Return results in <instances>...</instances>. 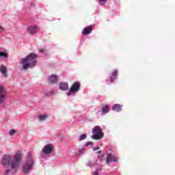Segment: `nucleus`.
<instances>
[{
    "label": "nucleus",
    "instance_id": "nucleus-1",
    "mask_svg": "<svg viewBox=\"0 0 175 175\" xmlns=\"http://www.w3.org/2000/svg\"><path fill=\"white\" fill-rule=\"evenodd\" d=\"M21 162V151L18 150L15 154L12 157L10 154H5L1 158V163L5 167V175H12L17 172L20 167Z\"/></svg>",
    "mask_w": 175,
    "mask_h": 175
},
{
    "label": "nucleus",
    "instance_id": "nucleus-2",
    "mask_svg": "<svg viewBox=\"0 0 175 175\" xmlns=\"http://www.w3.org/2000/svg\"><path fill=\"white\" fill-rule=\"evenodd\" d=\"M36 55L35 53H30L25 59L23 58L21 60V64L23 66V69H28V68H33L36 65Z\"/></svg>",
    "mask_w": 175,
    "mask_h": 175
},
{
    "label": "nucleus",
    "instance_id": "nucleus-3",
    "mask_svg": "<svg viewBox=\"0 0 175 175\" xmlns=\"http://www.w3.org/2000/svg\"><path fill=\"white\" fill-rule=\"evenodd\" d=\"M27 160L23 166V172L25 174H28L33 169V156L31 152H29L26 156Z\"/></svg>",
    "mask_w": 175,
    "mask_h": 175
},
{
    "label": "nucleus",
    "instance_id": "nucleus-4",
    "mask_svg": "<svg viewBox=\"0 0 175 175\" xmlns=\"http://www.w3.org/2000/svg\"><path fill=\"white\" fill-rule=\"evenodd\" d=\"M92 139H94V140H100L102 137H103V133L102 132V127L99 126H96L94 127L92 130Z\"/></svg>",
    "mask_w": 175,
    "mask_h": 175
},
{
    "label": "nucleus",
    "instance_id": "nucleus-5",
    "mask_svg": "<svg viewBox=\"0 0 175 175\" xmlns=\"http://www.w3.org/2000/svg\"><path fill=\"white\" fill-rule=\"evenodd\" d=\"M80 90V83L75 82L70 87V91L67 93L68 96H70L73 93L77 92Z\"/></svg>",
    "mask_w": 175,
    "mask_h": 175
},
{
    "label": "nucleus",
    "instance_id": "nucleus-6",
    "mask_svg": "<svg viewBox=\"0 0 175 175\" xmlns=\"http://www.w3.org/2000/svg\"><path fill=\"white\" fill-rule=\"evenodd\" d=\"M7 96H8V93L6 92V90H5V88H3V86L0 85V104L1 105L5 103V100H6Z\"/></svg>",
    "mask_w": 175,
    "mask_h": 175
},
{
    "label": "nucleus",
    "instance_id": "nucleus-7",
    "mask_svg": "<svg viewBox=\"0 0 175 175\" xmlns=\"http://www.w3.org/2000/svg\"><path fill=\"white\" fill-rule=\"evenodd\" d=\"M52 151H54V145L53 144L46 145L42 149V152L46 155L51 154Z\"/></svg>",
    "mask_w": 175,
    "mask_h": 175
},
{
    "label": "nucleus",
    "instance_id": "nucleus-8",
    "mask_svg": "<svg viewBox=\"0 0 175 175\" xmlns=\"http://www.w3.org/2000/svg\"><path fill=\"white\" fill-rule=\"evenodd\" d=\"M118 161V157H116V155L109 153L107 154V164L109 165L110 162H117Z\"/></svg>",
    "mask_w": 175,
    "mask_h": 175
},
{
    "label": "nucleus",
    "instance_id": "nucleus-9",
    "mask_svg": "<svg viewBox=\"0 0 175 175\" xmlns=\"http://www.w3.org/2000/svg\"><path fill=\"white\" fill-rule=\"evenodd\" d=\"M38 31H39V27H38V26L36 25L29 26L27 28V31L29 32V33H31V35H33V33H36Z\"/></svg>",
    "mask_w": 175,
    "mask_h": 175
},
{
    "label": "nucleus",
    "instance_id": "nucleus-10",
    "mask_svg": "<svg viewBox=\"0 0 175 175\" xmlns=\"http://www.w3.org/2000/svg\"><path fill=\"white\" fill-rule=\"evenodd\" d=\"M91 32H92V27H85L83 29V35H90V33H91Z\"/></svg>",
    "mask_w": 175,
    "mask_h": 175
},
{
    "label": "nucleus",
    "instance_id": "nucleus-11",
    "mask_svg": "<svg viewBox=\"0 0 175 175\" xmlns=\"http://www.w3.org/2000/svg\"><path fill=\"white\" fill-rule=\"evenodd\" d=\"M69 88V86L68 85V83H61L59 84V89L62 90L63 91H66Z\"/></svg>",
    "mask_w": 175,
    "mask_h": 175
},
{
    "label": "nucleus",
    "instance_id": "nucleus-12",
    "mask_svg": "<svg viewBox=\"0 0 175 175\" xmlns=\"http://www.w3.org/2000/svg\"><path fill=\"white\" fill-rule=\"evenodd\" d=\"M48 80L49 83H57V75H51L49 77Z\"/></svg>",
    "mask_w": 175,
    "mask_h": 175
},
{
    "label": "nucleus",
    "instance_id": "nucleus-13",
    "mask_svg": "<svg viewBox=\"0 0 175 175\" xmlns=\"http://www.w3.org/2000/svg\"><path fill=\"white\" fill-rule=\"evenodd\" d=\"M0 72L1 73H2L3 75H4L5 77H6V72H7V69H6V66L1 65L0 67Z\"/></svg>",
    "mask_w": 175,
    "mask_h": 175
},
{
    "label": "nucleus",
    "instance_id": "nucleus-14",
    "mask_svg": "<svg viewBox=\"0 0 175 175\" xmlns=\"http://www.w3.org/2000/svg\"><path fill=\"white\" fill-rule=\"evenodd\" d=\"M112 110L113 111H121V105L116 104L115 105L113 106Z\"/></svg>",
    "mask_w": 175,
    "mask_h": 175
},
{
    "label": "nucleus",
    "instance_id": "nucleus-15",
    "mask_svg": "<svg viewBox=\"0 0 175 175\" xmlns=\"http://www.w3.org/2000/svg\"><path fill=\"white\" fill-rule=\"evenodd\" d=\"M109 110V105H105L102 109L103 114H106V113H108Z\"/></svg>",
    "mask_w": 175,
    "mask_h": 175
},
{
    "label": "nucleus",
    "instance_id": "nucleus-16",
    "mask_svg": "<svg viewBox=\"0 0 175 175\" xmlns=\"http://www.w3.org/2000/svg\"><path fill=\"white\" fill-rule=\"evenodd\" d=\"M40 121H43L47 118V115H41L38 117Z\"/></svg>",
    "mask_w": 175,
    "mask_h": 175
},
{
    "label": "nucleus",
    "instance_id": "nucleus-17",
    "mask_svg": "<svg viewBox=\"0 0 175 175\" xmlns=\"http://www.w3.org/2000/svg\"><path fill=\"white\" fill-rule=\"evenodd\" d=\"M0 57H3L4 58H8V55L6 53L0 51Z\"/></svg>",
    "mask_w": 175,
    "mask_h": 175
},
{
    "label": "nucleus",
    "instance_id": "nucleus-18",
    "mask_svg": "<svg viewBox=\"0 0 175 175\" xmlns=\"http://www.w3.org/2000/svg\"><path fill=\"white\" fill-rule=\"evenodd\" d=\"M87 138V135L85 134H82L80 137H79V140H85V139Z\"/></svg>",
    "mask_w": 175,
    "mask_h": 175
},
{
    "label": "nucleus",
    "instance_id": "nucleus-19",
    "mask_svg": "<svg viewBox=\"0 0 175 175\" xmlns=\"http://www.w3.org/2000/svg\"><path fill=\"white\" fill-rule=\"evenodd\" d=\"M85 150V149H84V148L80 149L79 150V153H77L76 155H81V154H83V152H84Z\"/></svg>",
    "mask_w": 175,
    "mask_h": 175
},
{
    "label": "nucleus",
    "instance_id": "nucleus-20",
    "mask_svg": "<svg viewBox=\"0 0 175 175\" xmlns=\"http://www.w3.org/2000/svg\"><path fill=\"white\" fill-rule=\"evenodd\" d=\"M17 131L14 129H12L11 131H10L9 135L10 136H13V135H14Z\"/></svg>",
    "mask_w": 175,
    "mask_h": 175
},
{
    "label": "nucleus",
    "instance_id": "nucleus-21",
    "mask_svg": "<svg viewBox=\"0 0 175 175\" xmlns=\"http://www.w3.org/2000/svg\"><path fill=\"white\" fill-rule=\"evenodd\" d=\"M118 71H117V70H115L113 72H112V76H113V77H116V76H117V75H118Z\"/></svg>",
    "mask_w": 175,
    "mask_h": 175
},
{
    "label": "nucleus",
    "instance_id": "nucleus-22",
    "mask_svg": "<svg viewBox=\"0 0 175 175\" xmlns=\"http://www.w3.org/2000/svg\"><path fill=\"white\" fill-rule=\"evenodd\" d=\"M100 5H105V3H106V2H107V0H100Z\"/></svg>",
    "mask_w": 175,
    "mask_h": 175
},
{
    "label": "nucleus",
    "instance_id": "nucleus-23",
    "mask_svg": "<svg viewBox=\"0 0 175 175\" xmlns=\"http://www.w3.org/2000/svg\"><path fill=\"white\" fill-rule=\"evenodd\" d=\"M3 31H5V29L3 28V27L0 25V33H2V32H3Z\"/></svg>",
    "mask_w": 175,
    "mask_h": 175
},
{
    "label": "nucleus",
    "instance_id": "nucleus-24",
    "mask_svg": "<svg viewBox=\"0 0 175 175\" xmlns=\"http://www.w3.org/2000/svg\"><path fill=\"white\" fill-rule=\"evenodd\" d=\"M93 150L94 151H98V150H99V146L94 147Z\"/></svg>",
    "mask_w": 175,
    "mask_h": 175
},
{
    "label": "nucleus",
    "instance_id": "nucleus-25",
    "mask_svg": "<svg viewBox=\"0 0 175 175\" xmlns=\"http://www.w3.org/2000/svg\"><path fill=\"white\" fill-rule=\"evenodd\" d=\"M93 143L92 142H89L87 143L86 146H92Z\"/></svg>",
    "mask_w": 175,
    "mask_h": 175
},
{
    "label": "nucleus",
    "instance_id": "nucleus-26",
    "mask_svg": "<svg viewBox=\"0 0 175 175\" xmlns=\"http://www.w3.org/2000/svg\"><path fill=\"white\" fill-rule=\"evenodd\" d=\"M88 166H92V162H89L88 163Z\"/></svg>",
    "mask_w": 175,
    "mask_h": 175
},
{
    "label": "nucleus",
    "instance_id": "nucleus-27",
    "mask_svg": "<svg viewBox=\"0 0 175 175\" xmlns=\"http://www.w3.org/2000/svg\"><path fill=\"white\" fill-rule=\"evenodd\" d=\"M93 175H98V171H95L93 174Z\"/></svg>",
    "mask_w": 175,
    "mask_h": 175
},
{
    "label": "nucleus",
    "instance_id": "nucleus-28",
    "mask_svg": "<svg viewBox=\"0 0 175 175\" xmlns=\"http://www.w3.org/2000/svg\"><path fill=\"white\" fill-rule=\"evenodd\" d=\"M114 80V79L113 78V77H111L110 78V81H111V83H113V81Z\"/></svg>",
    "mask_w": 175,
    "mask_h": 175
},
{
    "label": "nucleus",
    "instance_id": "nucleus-29",
    "mask_svg": "<svg viewBox=\"0 0 175 175\" xmlns=\"http://www.w3.org/2000/svg\"><path fill=\"white\" fill-rule=\"evenodd\" d=\"M40 51L41 53H44V49H40Z\"/></svg>",
    "mask_w": 175,
    "mask_h": 175
},
{
    "label": "nucleus",
    "instance_id": "nucleus-30",
    "mask_svg": "<svg viewBox=\"0 0 175 175\" xmlns=\"http://www.w3.org/2000/svg\"><path fill=\"white\" fill-rule=\"evenodd\" d=\"M98 154H101L102 153V150H99L98 152H97Z\"/></svg>",
    "mask_w": 175,
    "mask_h": 175
}]
</instances>
